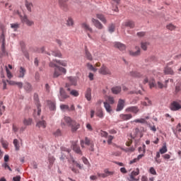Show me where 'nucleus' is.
I'll list each match as a JSON object with an SVG mask.
<instances>
[{
    "instance_id": "nucleus-47",
    "label": "nucleus",
    "mask_w": 181,
    "mask_h": 181,
    "mask_svg": "<svg viewBox=\"0 0 181 181\" xmlns=\"http://www.w3.org/2000/svg\"><path fill=\"white\" fill-rule=\"evenodd\" d=\"M5 105H4V102L1 101L0 102V116L5 112Z\"/></svg>"
},
{
    "instance_id": "nucleus-60",
    "label": "nucleus",
    "mask_w": 181,
    "mask_h": 181,
    "mask_svg": "<svg viewBox=\"0 0 181 181\" xmlns=\"http://www.w3.org/2000/svg\"><path fill=\"white\" fill-rule=\"evenodd\" d=\"M6 71L8 78H12V77H13V76L12 75V73H11V71H9L8 68L6 69Z\"/></svg>"
},
{
    "instance_id": "nucleus-50",
    "label": "nucleus",
    "mask_w": 181,
    "mask_h": 181,
    "mask_svg": "<svg viewBox=\"0 0 181 181\" xmlns=\"http://www.w3.org/2000/svg\"><path fill=\"white\" fill-rule=\"evenodd\" d=\"M86 66H87L88 69L89 70H90L91 71H97V68L94 67V66H93V64H90V63H88V64H86Z\"/></svg>"
},
{
    "instance_id": "nucleus-8",
    "label": "nucleus",
    "mask_w": 181,
    "mask_h": 181,
    "mask_svg": "<svg viewBox=\"0 0 181 181\" xmlns=\"http://www.w3.org/2000/svg\"><path fill=\"white\" fill-rule=\"evenodd\" d=\"M99 74L103 76H111V70L105 66V65H103L99 69Z\"/></svg>"
},
{
    "instance_id": "nucleus-40",
    "label": "nucleus",
    "mask_w": 181,
    "mask_h": 181,
    "mask_svg": "<svg viewBox=\"0 0 181 181\" xmlns=\"http://www.w3.org/2000/svg\"><path fill=\"white\" fill-rule=\"evenodd\" d=\"M24 89L28 93H30V91H32V85L30 83L26 82L24 85Z\"/></svg>"
},
{
    "instance_id": "nucleus-41",
    "label": "nucleus",
    "mask_w": 181,
    "mask_h": 181,
    "mask_svg": "<svg viewBox=\"0 0 181 181\" xmlns=\"http://www.w3.org/2000/svg\"><path fill=\"white\" fill-rule=\"evenodd\" d=\"M96 16L98 19H100V21H101V22H103V23H107V20L105 19V17H104V15L97 14Z\"/></svg>"
},
{
    "instance_id": "nucleus-7",
    "label": "nucleus",
    "mask_w": 181,
    "mask_h": 181,
    "mask_svg": "<svg viewBox=\"0 0 181 181\" xmlns=\"http://www.w3.org/2000/svg\"><path fill=\"white\" fill-rule=\"evenodd\" d=\"M33 98L36 104L37 115H40V112H42V105H40V103L39 102V95H37V93H34Z\"/></svg>"
},
{
    "instance_id": "nucleus-33",
    "label": "nucleus",
    "mask_w": 181,
    "mask_h": 181,
    "mask_svg": "<svg viewBox=\"0 0 181 181\" xmlns=\"http://www.w3.org/2000/svg\"><path fill=\"white\" fill-rule=\"evenodd\" d=\"M62 151V156L60 159H64L66 158V155H64V153L66 152V153H70V150L69 148H66V147H61Z\"/></svg>"
},
{
    "instance_id": "nucleus-29",
    "label": "nucleus",
    "mask_w": 181,
    "mask_h": 181,
    "mask_svg": "<svg viewBox=\"0 0 181 181\" xmlns=\"http://www.w3.org/2000/svg\"><path fill=\"white\" fill-rule=\"evenodd\" d=\"M36 127H37L38 128H43V129H45V128H46L47 127L46 121L40 120L37 122Z\"/></svg>"
},
{
    "instance_id": "nucleus-43",
    "label": "nucleus",
    "mask_w": 181,
    "mask_h": 181,
    "mask_svg": "<svg viewBox=\"0 0 181 181\" xmlns=\"http://www.w3.org/2000/svg\"><path fill=\"white\" fill-rule=\"evenodd\" d=\"M51 54L52 56H54V57H62V52H60V51L57 50V51H52Z\"/></svg>"
},
{
    "instance_id": "nucleus-31",
    "label": "nucleus",
    "mask_w": 181,
    "mask_h": 181,
    "mask_svg": "<svg viewBox=\"0 0 181 181\" xmlns=\"http://www.w3.org/2000/svg\"><path fill=\"white\" fill-rule=\"evenodd\" d=\"M33 122V120L32 119V118H24V119L23 120V124L25 127H28L29 125H32Z\"/></svg>"
},
{
    "instance_id": "nucleus-20",
    "label": "nucleus",
    "mask_w": 181,
    "mask_h": 181,
    "mask_svg": "<svg viewBox=\"0 0 181 181\" xmlns=\"http://www.w3.org/2000/svg\"><path fill=\"white\" fill-rule=\"evenodd\" d=\"M73 146V151L76 152V153H78V155H83V152L81 151V149L80 148V146L77 145L76 143H74L72 144Z\"/></svg>"
},
{
    "instance_id": "nucleus-26",
    "label": "nucleus",
    "mask_w": 181,
    "mask_h": 181,
    "mask_svg": "<svg viewBox=\"0 0 181 181\" xmlns=\"http://www.w3.org/2000/svg\"><path fill=\"white\" fill-rule=\"evenodd\" d=\"M164 73L165 74H168V75H170V76H173V74H175V71H173V69L171 67H169L168 66H166L164 69Z\"/></svg>"
},
{
    "instance_id": "nucleus-6",
    "label": "nucleus",
    "mask_w": 181,
    "mask_h": 181,
    "mask_svg": "<svg viewBox=\"0 0 181 181\" xmlns=\"http://www.w3.org/2000/svg\"><path fill=\"white\" fill-rule=\"evenodd\" d=\"M81 26L83 29H84L85 32H86L89 39H93V36H91V34H90V33H93V28H91V27H90V25L86 23H82Z\"/></svg>"
},
{
    "instance_id": "nucleus-46",
    "label": "nucleus",
    "mask_w": 181,
    "mask_h": 181,
    "mask_svg": "<svg viewBox=\"0 0 181 181\" xmlns=\"http://www.w3.org/2000/svg\"><path fill=\"white\" fill-rule=\"evenodd\" d=\"M25 6L28 9V11H29V12H32V8H33V4L29 1H26L25 2Z\"/></svg>"
},
{
    "instance_id": "nucleus-61",
    "label": "nucleus",
    "mask_w": 181,
    "mask_h": 181,
    "mask_svg": "<svg viewBox=\"0 0 181 181\" xmlns=\"http://www.w3.org/2000/svg\"><path fill=\"white\" fill-rule=\"evenodd\" d=\"M107 103H109V104H114V103H115L114 98L111 97V96L107 97Z\"/></svg>"
},
{
    "instance_id": "nucleus-9",
    "label": "nucleus",
    "mask_w": 181,
    "mask_h": 181,
    "mask_svg": "<svg viewBox=\"0 0 181 181\" xmlns=\"http://www.w3.org/2000/svg\"><path fill=\"white\" fill-rule=\"evenodd\" d=\"M139 111V107H138V106H129L125 109L126 112H132L134 115H136Z\"/></svg>"
},
{
    "instance_id": "nucleus-58",
    "label": "nucleus",
    "mask_w": 181,
    "mask_h": 181,
    "mask_svg": "<svg viewBox=\"0 0 181 181\" xmlns=\"http://www.w3.org/2000/svg\"><path fill=\"white\" fill-rule=\"evenodd\" d=\"M100 134V136L103 138H107L108 136V133L107 132L101 130Z\"/></svg>"
},
{
    "instance_id": "nucleus-38",
    "label": "nucleus",
    "mask_w": 181,
    "mask_h": 181,
    "mask_svg": "<svg viewBox=\"0 0 181 181\" xmlns=\"http://www.w3.org/2000/svg\"><path fill=\"white\" fill-rule=\"evenodd\" d=\"M112 93L113 94H119L121 93V87L120 86H115L112 88Z\"/></svg>"
},
{
    "instance_id": "nucleus-57",
    "label": "nucleus",
    "mask_w": 181,
    "mask_h": 181,
    "mask_svg": "<svg viewBox=\"0 0 181 181\" xmlns=\"http://www.w3.org/2000/svg\"><path fill=\"white\" fill-rule=\"evenodd\" d=\"M11 28L12 29H14V30H16L17 29H19V23H11Z\"/></svg>"
},
{
    "instance_id": "nucleus-18",
    "label": "nucleus",
    "mask_w": 181,
    "mask_h": 181,
    "mask_svg": "<svg viewBox=\"0 0 181 181\" xmlns=\"http://www.w3.org/2000/svg\"><path fill=\"white\" fill-rule=\"evenodd\" d=\"M121 4V0H112V11L118 12V5Z\"/></svg>"
},
{
    "instance_id": "nucleus-27",
    "label": "nucleus",
    "mask_w": 181,
    "mask_h": 181,
    "mask_svg": "<svg viewBox=\"0 0 181 181\" xmlns=\"http://www.w3.org/2000/svg\"><path fill=\"white\" fill-rule=\"evenodd\" d=\"M103 104L107 112H108V114H112V107H111L110 103H108V102H104Z\"/></svg>"
},
{
    "instance_id": "nucleus-28",
    "label": "nucleus",
    "mask_w": 181,
    "mask_h": 181,
    "mask_svg": "<svg viewBox=\"0 0 181 181\" xmlns=\"http://www.w3.org/2000/svg\"><path fill=\"white\" fill-rule=\"evenodd\" d=\"M85 98H86L88 101H91V88H87L85 93Z\"/></svg>"
},
{
    "instance_id": "nucleus-14",
    "label": "nucleus",
    "mask_w": 181,
    "mask_h": 181,
    "mask_svg": "<svg viewBox=\"0 0 181 181\" xmlns=\"http://www.w3.org/2000/svg\"><path fill=\"white\" fill-rule=\"evenodd\" d=\"M1 39H2L1 57H4V56H8V53L6 50H5V35H4V34L1 35Z\"/></svg>"
},
{
    "instance_id": "nucleus-55",
    "label": "nucleus",
    "mask_w": 181,
    "mask_h": 181,
    "mask_svg": "<svg viewBox=\"0 0 181 181\" xmlns=\"http://www.w3.org/2000/svg\"><path fill=\"white\" fill-rule=\"evenodd\" d=\"M134 122L139 123V124H145L146 120L145 119H136L134 120Z\"/></svg>"
},
{
    "instance_id": "nucleus-64",
    "label": "nucleus",
    "mask_w": 181,
    "mask_h": 181,
    "mask_svg": "<svg viewBox=\"0 0 181 181\" xmlns=\"http://www.w3.org/2000/svg\"><path fill=\"white\" fill-rule=\"evenodd\" d=\"M54 136H62V131L60 129H57L55 132L53 133Z\"/></svg>"
},
{
    "instance_id": "nucleus-49",
    "label": "nucleus",
    "mask_w": 181,
    "mask_h": 181,
    "mask_svg": "<svg viewBox=\"0 0 181 181\" xmlns=\"http://www.w3.org/2000/svg\"><path fill=\"white\" fill-rule=\"evenodd\" d=\"M82 161L83 162L84 165H86L88 168H90L91 166V164H90V162L88 161V159L86 157H82Z\"/></svg>"
},
{
    "instance_id": "nucleus-13",
    "label": "nucleus",
    "mask_w": 181,
    "mask_h": 181,
    "mask_svg": "<svg viewBox=\"0 0 181 181\" xmlns=\"http://www.w3.org/2000/svg\"><path fill=\"white\" fill-rule=\"evenodd\" d=\"M139 175V168H136V170L132 171L130 175V178L129 181H138L139 180V177L135 178V176H138Z\"/></svg>"
},
{
    "instance_id": "nucleus-12",
    "label": "nucleus",
    "mask_w": 181,
    "mask_h": 181,
    "mask_svg": "<svg viewBox=\"0 0 181 181\" xmlns=\"http://www.w3.org/2000/svg\"><path fill=\"white\" fill-rule=\"evenodd\" d=\"M67 1L69 0H59V8L63 11H69V6L67 5Z\"/></svg>"
},
{
    "instance_id": "nucleus-16",
    "label": "nucleus",
    "mask_w": 181,
    "mask_h": 181,
    "mask_svg": "<svg viewBox=\"0 0 181 181\" xmlns=\"http://www.w3.org/2000/svg\"><path fill=\"white\" fill-rule=\"evenodd\" d=\"M60 96H59V100L60 101H64L66 98H69V95L66 93V91H64V89L63 88H60L59 90Z\"/></svg>"
},
{
    "instance_id": "nucleus-1",
    "label": "nucleus",
    "mask_w": 181,
    "mask_h": 181,
    "mask_svg": "<svg viewBox=\"0 0 181 181\" xmlns=\"http://www.w3.org/2000/svg\"><path fill=\"white\" fill-rule=\"evenodd\" d=\"M62 125L70 127L72 132H76L80 128V124L75 120L71 119L70 117H64L62 121Z\"/></svg>"
},
{
    "instance_id": "nucleus-48",
    "label": "nucleus",
    "mask_w": 181,
    "mask_h": 181,
    "mask_svg": "<svg viewBox=\"0 0 181 181\" xmlns=\"http://www.w3.org/2000/svg\"><path fill=\"white\" fill-rule=\"evenodd\" d=\"M148 84H149L150 88H154L155 87H156V83H155V79L153 78L149 81Z\"/></svg>"
},
{
    "instance_id": "nucleus-36",
    "label": "nucleus",
    "mask_w": 181,
    "mask_h": 181,
    "mask_svg": "<svg viewBox=\"0 0 181 181\" xmlns=\"http://www.w3.org/2000/svg\"><path fill=\"white\" fill-rule=\"evenodd\" d=\"M0 142L2 145V147L4 149H8V146H9V143L8 142V141L4 140V138H1L0 140Z\"/></svg>"
},
{
    "instance_id": "nucleus-56",
    "label": "nucleus",
    "mask_w": 181,
    "mask_h": 181,
    "mask_svg": "<svg viewBox=\"0 0 181 181\" xmlns=\"http://www.w3.org/2000/svg\"><path fill=\"white\" fill-rule=\"evenodd\" d=\"M48 160H49V165L52 166V165L54 163V160H55L54 157L52 156H49Z\"/></svg>"
},
{
    "instance_id": "nucleus-53",
    "label": "nucleus",
    "mask_w": 181,
    "mask_h": 181,
    "mask_svg": "<svg viewBox=\"0 0 181 181\" xmlns=\"http://www.w3.org/2000/svg\"><path fill=\"white\" fill-rule=\"evenodd\" d=\"M159 152L161 153V155H163V153H166L168 152V148L166 146H163L161 148H160Z\"/></svg>"
},
{
    "instance_id": "nucleus-54",
    "label": "nucleus",
    "mask_w": 181,
    "mask_h": 181,
    "mask_svg": "<svg viewBox=\"0 0 181 181\" xmlns=\"http://www.w3.org/2000/svg\"><path fill=\"white\" fill-rule=\"evenodd\" d=\"M60 108L62 111H69L70 110V107L67 105H61Z\"/></svg>"
},
{
    "instance_id": "nucleus-15",
    "label": "nucleus",
    "mask_w": 181,
    "mask_h": 181,
    "mask_svg": "<svg viewBox=\"0 0 181 181\" xmlns=\"http://www.w3.org/2000/svg\"><path fill=\"white\" fill-rule=\"evenodd\" d=\"M125 107V100L119 99L117 105L116 111L119 112L124 110Z\"/></svg>"
},
{
    "instance_id": "nucleus-3",
    "label": "nucleus",
    "mask_w": 181,
    "mask_h": 181,
    "mask_svg": "<svg viewBox=\"0 0 181 181\" xmlns=\"http://www.w3.org/2000/svg\"><path fill=\"white\" fill-rule=\"evenodd\" d=\"M84 144L85 145H87V146H90V151L92 152L94 151V141L93 140L88 139V137L85 138V140H81V148H84Z\"/></svg>"
},
{
    "instance_id": "nucleus-22",
    "label": "nucleus",
    "mask_w": 181,
    "mask_h": 181,
    "mask_svg": "<svg viewBox=\"0 0 181 181\" xmlns=\"http://www.w3.org/2000/svg\"><path fill=\"white\" fill-rule=\"evenodd\" d=\"M25 74H26V69L25 68L21 66L20 69L18 71V77L19 78H23L25 77Z\"/></svg>"
},
{
    "instance_id": "nucleus-37",
    "label": "nucleus",
    "mask_w": 181,
    "mask_h": 181,
    "mask_svg": "<svg viewBox=\"0 0 181 181\" xmlns=\"http://www.w3.org/2000/svg\"><path fill=\"white\" fill-rule=\"evenodd\" d=\"M20 45H21V49H22V51H23V53L25 57H26V59H29V53H28V52H26V51H23V49L25 47V42H21Z\"/></svg>"
},
{
    "instance_id": "nucleus-17",
    "label": "nucleus",
    "mask_w": 181,
    "mask_h": 181,
    "mask_svg": "<svg viewBox=\"0 0 181 181\" xmlns=\"http://www.w3.org/2000/svg\"><path fill=\"white\" fill-rule=\"evenodd\" d=\"M132 119V114H120L119 115V119L121 121H129V119Z\"/></svg>"
},
{
    "instance_id": "nucleus-30",
    "label": "nucleus",
    "mask_w": 181,
    "mask_h": 181,
    "mask_svg": "<svg viewBox=\"0 0 181 181\" xmlns=\"http://www.w3.org/2000/svg\"><path fill=\"white\" fill-rule=\"evenodd\" d=\"M136 50L135 52L134 51H130L129 54L131 56H139L141 54V49L139 47H136Z\"/></svg>"
},
{
    "instance_id": "nucleus-44",
    "label": "nucleus",
    "mask_w": 181,
    "mask_h": 181,
    "mask_svg": "<svg viewBox=\"0 0 181 181\" xmlns=\"http://www.w3.org/2000/svg\"><path fill=\"white\" fill-rule=\"evenodd\" d=\"M13 144L15 146L16 151H19V149H21V146L19 145L18 139H14Z\"/></svg>"
},
{
    "instance_id": "nucleus-21",
    "label": "nucleus",
    "mask_w": 181,
    "mask_h": 181,
    "mask_svg": "<svg viewBox=\"0 0 181 181\" xmlns=\"http://www.w3.org/2000/svg\"><path fill=\"white\" fill-rule=\"evenodd\" d=\"M115 47H116L117 49H119V50H120L121 52H124V50L127 49V47L125 46V45L118 42H115Z\"/></svg>"
},
{
    "instance_id": "nucleus-35",
    "label": "nucleus",
    "mask_w": 181,
    "mask_h": 181,
    "mask_svg": "<svg viewBox=\"0 0 181 181\" xmlns=\"http://www.w3.org/2000/svg\"><path fill=\"white\" fill-rule=\"evenodd\" d=\"M130 76H132V77H137L138 78H141V77L144 76V74H141L136 71H134L130 72Z\"/></svg>"
},
{
    "instance_id": "nucleus-34",
    "label": "nucleus",
    "mask_w": 181,
    "mask_h": 181,
    "mask_svg": "<svg viewBox=\"0 0 181 181\" xmlns=\"http://www.w3.org/2000/svg\"><path fill=\"white\" fill-rule=\"evenodd\" d=\"M141 105L144 107H148L149 105H152V100H149L148 98H145V101L141 102Z\"/></svg>"
},
{
    "instance_id": "nucleus-51",
    "label": "nucleus",
    "mask_w": 181,
    "mask_h": 181,
    "mask_svg": "<svg viewBox=\"0 0 181 181\" xmlns=\"http://www.w3.org/2000/svg\"><path fill=\"white\" fill-rule=\"evenodd\" d=\"M66 25L67 26H73L74 25V21H73V18H68V20L66 21Z\"/></svg>"
},
{
    "instance_id": "nucleus-52",
    "label": "nucleus",
    "mask_w": 181,
    "mask_h": 181,
    "mask_svg": "<svg viewBox=\"0 0 181 181\" xmlns=\"http://www.w3.org/2000/svg\"><path fill=\"white\" fill-rule=\"evenodd\" d=\"M148 46H149V42H141V47L143 50H146L148 49Z\"/></svg>"
},
{
    "instance_id": "nucleus-4",
    "label": "nucleus",
    "mask_w": 181,
    "mask_h": 181,
    "mask_svg": "<svg viewBox=\"0 0 181 181\" xmlns=\"http://www.w3.org/2000/svg\"><path fill=\"white\" fill-rule=\"evenodd\" d=\"M114 175H115V171L110 170V168L105 169L103 173H98V177H103V179H105L108 176H114Z\"/></svg>"
},
{
    "instance_id": "nucleus-39",
    "label": "nucleus",
    "mask_w": 181,
    "mask_h": 181,
    "mask_svg": "<svg viewBox=\"0 0 181 181\" xmlns=\"http://www.w3.org/2000/svg\"><path fill=\"white\" fill-rule=\"evenodd\" d=\"M85 56L86 59H88V60H90V62L91 60H93V55H91V53L88 52V49H87V48L85 49Z\"/></svg>"
},
{
    "instance_id": "nucleus-10",
    "label": "nucleus",
    "mask_w": 181,
    "mask_h": 181,
    "mask_svg": "<svg viewBox=\"0 0 181 181\" xmlns=\"http://www.w3.org/2000/svg\"><path fill=\"white\" fill-rule=\"evenodd\" d=\"M21 19L22 23H25L27 25V26H33V25H35V22H33V21L29 20L26 16H21Z\"/></svg>"
},
{
    "instance_id": "nucleus-45",
    "label": "nucleus",
    "mask_w": 181,
    "mask_h": 181,
    "mask_svg": "<svg viewBox=\"0 0 181 181\" xmlns=\"http://www.w3.org/2000/svg\"><path fill=\"white\" fill-rule=\"evenodd\" d=\"M95 115L99 118H104V113L103 112V110L101 109L98 110L95 113Z\"/></svg>"
},
{
    "instance_id": "nucleus-25",
    "label": "nucleus",
    "mask_w": 181,
    "mask_h": 181,
    "mask_svg": "<svg viewBox=\"0 0 181 181\" xmlns=\"http://www.w3.org/2000/svg\"><path fill=\"white\" fill-rule=\"evenodd\" d=\"M47 105H49V110L51 111H54L56 110V101L48 100Z\"/></svg>"
},
{
    "instance_id": "nucleus-5",
    "label": "nucleus",
    "mask_w": 181,
    "mask_h": 181,
    "mask_svg": "<svg viewBox=\"0 0 181 181\" xmlns=\"http://www.w3.org/2000/svg\"><path fill=\"white\" fill-rule=\"evenodd\" d=\"M67 80L69 83H66V88H67V91H70V86H76L77 78L74 76H69Z\"/></svg>"
},
{
    "instance_id": "nucleus-19",
    "label": "nucleus",
    "mask_w": 181,
    "mask_h": 181,
    "mask_svg": "<svg viewBox=\"0 0 181 181\" xmlns=\"http://www.w3.org/2000/svg\"><path fill=\"white\" fill-rule=\"evenodd\" d=\"M122 26H125L126 28H130V29H133L135 27V23L131 20H128L127 21L122 23Z\"/></svg>"
},
{
    "instance_id": "nucleus-11",
    "label": "nucleus",
    "mask_w": 181,
    "mask_h": 181,
    "mask_svg": "<svg viewBox=\"0 0 181 181\" xmlns=\"http://www.w3.org/2000/svg\"><path fill=\"white\" fill-rule=\"evenodd\" d=\"M170 108L171 111H179L181 108L180 103L177 101H173L171 103Z\"/></svg>"
},
{
    "instance_id": "nucleus-32",
    "label": "nucleus",
    "mask_w": 181,
    "mask_h": 181,
    "mask_svg": "<svg viewBox=\"0 0 181 181\" xmlns=\"http://www.w3.org/2000/svg\"><path fill=\"white\" fill-rule=\"evenodd\" d=\"M168 83H169V79L166 80L165 81V84L162 83V82L158 81L157 83V86L158 87V88H168Z\"/></svg>"
},
{
    "instance_id": "nucleus-63",
    "label": "nucleus",
    "mask_w": 181,
    "mask_h": 181,
    "mask_svg": "<svg viewBox=\"0 0 181 181\" xmlns=\"http://www.w3.org/2000/svg\"><path fill=\"white\" fill-rule=\"evenodd\" d=\"M30 166L31 168H33V169H37V163H36L35 161H32L30 163Z\"/></svg>"
},
{
    "instance_id": "nucleus-2",
    "label": "nucleus",
    "mask_w": 181,
    "mask_h": 181,
    "mask_svg": "<svg viewBox=\"0 0 181 181\" xmlns=\"http://www.w3.org/2000/svg\"><path fill=\"white\" fill-rule=\"evenodd\" d=\"M56 59L53 60L52 62H49V67L54 68V71L53 74L54 78H57V77L62 76V74H66L67 73V70L65 68L59 66L56 64Z\"/></svg>"
},
{
    "instance_id": "nucleus-23",
    "label": "nucleus",
    "mask_w": 181,
    "mask_h": 181,
    "mask_svg": "<svg viewBox=\"0 0 181 181\" xmlns=\"http://www.w3.org/2000/svg\"><path fill=\"white\" fill-rule=\"evenodd\" d=\"M143 151V153L139 154L137 158H136V159H137V161L141 160V159H142L144 158V156H145V145L143 146V148L142 147L139 148V152Z\"/></svg>"
},
{
    "instance_id": "nucleus-42",
    "label": "nucleus",
    "mask_w": 181,
    "mask_h": 181,
    "mask_svg": "<svg viewBox=\"0 0 181 181\" xmlns=\"http://www.w3.org/2000/svg\"><path fill=\"white\" fill-rule=\"evenodd\" d=\"M55 62L58 64H60L61 66H63V67H67V62L66 61L55 59Z\"/></svg>"
},
{
    "instance_id": "nucleus-24",
    "label": "nucleus",
    "mask_w": 181,
    "mask_h": 181,
    "mask_svg": "<svg viewBox=\"0 0 181 181\" xmlns=\"http://www.w3.org/2000/svg\"><path fill=\"white\" fill-rule=\"evenodd\" d=\"M92 22H93L94 26H95V28H97V29H103V28H104L103 24H101L98 21V20H96L95 18H92Z\"/></svg>"
},
{
    "instance_id": "nucleus-62",
    "label": "nucleus",
    "mask_w": 181,
    "mask_h": 181,
    "mask_svg": "<svg viewBox=\"0 0 181 181\" xmlns=\"http://www.w3.org/2000/svg\"><path fill=\"white\" fill-rule=\"evenodd\" d=\"M115 30V25L114 24H111L110 26H109V32L110 33H112V32H114Z\"/></svg>"
},
{
    "instance_id": "nucleus-59",
    "label": "nucleus",
    "mask_w": 181,
    "mask_h": 181,
    "mask_svg": "<svg viewBox=\"0 0 181 181\" xmlns=\"http://www.w3.org/2000/svg\"><path fill=\"white\" fill-rule=\"evenodd\" d=\"M70 94L71 95H74V97H78V91L76 90H71Z\"/></svg>"
}]
</instances>
